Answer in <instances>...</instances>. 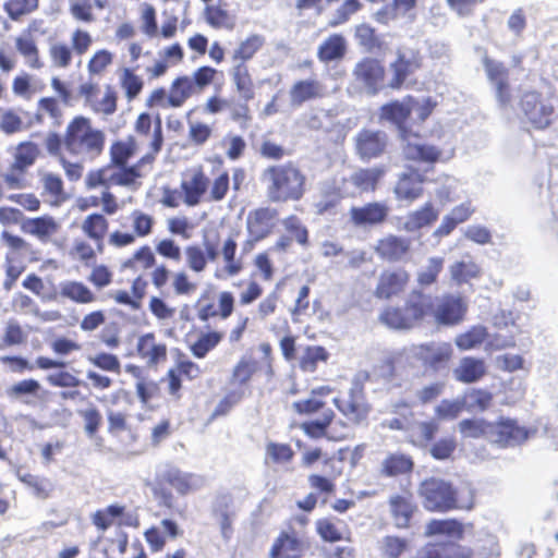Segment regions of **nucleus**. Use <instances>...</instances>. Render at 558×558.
<instances>
[{
    "label": "nucleus",
    "instance_id": "f257e3e1",
    "mask_svg": "<svg viewBox=\"0 0 558 558\" xmlns=\"http://www.w3.org/2000/svg\"><path fill=\"white\" fill-rule=\"evenodd\" d=\"M330 386L323 385L311 390L307 398L293 402L294 412L301 416L311 417L317 413V418L302 422L299 428L313 440L326 438L331 441H342L349 438L348 427L363 424L369 414L371 407L361 389H350L347 397L335 398L333 404L347 420L341 423L343 430L332 432L331 425L336 418V412L328 407L327 398L332 393Z\"/></svg>",
    "mask_w": 558,
    "mask_h": 558
},
{
    "label": "nucleus",
    "instance_id": "f03ea898",
    "mask_svg": "<svg viewBox=\"0 0 558 558\" xmlns=\"http://www.w3.org/2000/svg\"><path fill=\"white\" fill-rule=\"evenodd\" d=\"M468 312V304L461 295L444 293L433 295L422 289H412L403 302L387 305L378 314V322L388 329L409 331L433 322L437 326H456Z\"/></svg>",
    "mask_w": 558,
    "mask_h": 558
},
{
    "label": "nucleus",
    "instance_id": "7ed1b4c3",
    "mask_svg": "<svg viewBox=\"0 0 558 558\" xmlns=\"http://www.w3.org/2000/svg\"><path fill=\"white\" fill-rule=\"evenodd\" d=\"M138 150V144L133 135L124 140H117L109 147V162L100 168L93 169L85 177V187L135 186L143 177L141 167L149 163L148 160L138 159L134 165H129Z\"/></svg>",
    "mask_w": 558,
    "mask_h": 558
},
{
    "label": "nucleus",
    "instance_id": "20e7f679",
    "mask_svg": "<svg viewBox=\"0 0 558 558\" xmlns=\"http://www.w3.org/2000/svg\"><path fill=\"white\" fill-rule=\"evenodd\" d=\"M266 196L272 204L301 201L307 191V177L292 160L267 166L260 175Z\"/></svg>",
    "mask_w": 558,
    "mask_h": 558
},
{
    "label": "nucleus",
    "instance_id": "39448f33",
    "mask_svg": "<svg viewBox=\"0 0 558 558\" xmlns=\"http://www.w3.org/2000/svg\"><path fill=\"white\" fill-rule=\"evenodd\" d=\"M418 495L432 512L472 510L475 506V489L470 484L456 488L451 482L435 476L420 483Z\"/></svg>",
    "mask_w": 558,
    "mask_h": 558
},
{
    "label": "nucleus",
    "instance_id": "423d86ee",
    "mask_svg": "<svg viewBox=\"0 0 558 558\" xmlns=\"http://www.w3.org/2000/svg\"><path fill=\"white\" fill-rule=\"evenodd\" d=\"M106 133L85 116L73 117L65 126V151L83 160L99 158L106 147Z\"/></svg>",
    "mask_w": 558,
    "mask_h": 558
},
{
    "label": "nucleus",
    "instance_id": "0eeeda50",
    "mask_svg": "<svg viewBox=\"0 0 558 558\" xmlns=\"http://www.w3.org/2000/svg\"><path fill=\"white\" fill-rule=\"evenodd\" d=\"M230 190L228 171H222L210 183L202 166L191 170L187 178L180 183L182 202L187 207H195L202 202L218 203L226 198Z\"/></svg>",
    "mask_w": 558,
    "mask_h": 558
},
{
    "label": "nucleus",
    "instance_id": "6e6552de",
    "mask_svg": "<svg viewBox=\"0 0 558 558\" xmlns=\"http://www.w3.org/2000/svg\"><path fill=\"white\" fill-rule=\"evenodd\" d=\"M308 523L310 519L304 514L291 517L275 538L269 558H303L311 547Z\"/></svg>",
    "mask_w": 558,
    "mask_h": 558
},
{
    "label": "nucleus",
    "instance_id": "1a4fd4ad",
    "mask_svg": "<svg viewBox=\"0 0 558 558\" xmlns=\"http://www.w3.org/2000/svg\"><path fill=\"white\" fill-rule=\"evenodd\" d=\"M194 474L181 471L178 468L170 466L156 474L150 489L154 499L160 508L173 510L175 508V498L172 490L178 495L185 496L196 488Z\"/></svg>",
    "mask_w": 558,
    "mask_h": 558
},
{
    "label": "nucleus",
    "instance_id": "9d476101",
    "mask_svg": "<svg viewBox=\"0 0 558 558\" xmlns=\"http://www.w3.org/2000/svg\"><path fill=\"white\" fill-rule=\"evenodd\" d=\"M258 350L262 353L259 360L243 355L233 365L229 384L235 387V390H244L250 387L251 381L256 376H265L267 379H271L275 375L274 368V349L269 342H260Z\"/></svg>",
    "mask_w": 558,
    "mask_h": 558
},
{
    "label": "nucleus",
    "instance_id": "9b49d317",
    "mask_svg": "<svg viewBox=\"0 0 558 558\" xmlns=\"http://www.w3.org/2000/svg\"><path fill=\"white\" fill-rule=\"evenodd\" d=\"M235 302L233 292L229 290L216 292L214 289H204L193 303L195 319L202 324L226 320L234 313Z\"/></svg>",
    "mask_w": 558,
    "mask_h": 558
},
{
    "label": "nucleus",
    "instance_id": "f8f14e48",
    "mask_svg": "<svg viewBox=\"0 0 558 558\" xmlns=\"http://www.w3.org/2000/svg\"><path fill=\"white\" fill-rule=\"evenodd\" d=\"M122 268L133 272L150 271V281L155 289L161 291L169 282L171 270L163 263L158 264L156 253L148 244L137 247L122 263Z\"/></svg>",
    "mask_w": 558,
    "mask_h": 558
},
{
    "label": "nucleus",
    "instance_id": "ddd939ff",
    "mask_svg": "<svg viewBox=\"0 0 558 558\" xmlns=\"http://www.w3.org/2000/svg\"><path fill=\"white\" fill-rule=\"evenodd\" d=\"M128 220L131 225L130 230H113L108 236V244L114 248H124L132 246L138 239H146L153 232L156 220L153 215L141 209L132 210Z\"/></svg>",
    "mask_w": 558,
    "mask_h": 558
},
{
    "label": "nucleus",
    "instance_id": "4468645a",
    "mask_svg": "<svg viewBox=\"0 0 558 558\" xmlns=\"http://www.w3.org/2000/svg\"><path fill=\"white\" fill-rule=\"evenodd\" d=\"M411 274L403 267L392 266L380 270L373 290L378 301H391L401 296L409 288Z\"/></svg>",
    "mask_w": 558,
    "mask_h": 558
},
{
    "label": "nucleus",
    "instance_id": "2eb2a0df",
    "mask_svg": "<svg viewBox=\"0 0 558 558\" xmlns=\"http://www.w3.org/2000/svg\"><path fill=\"white\" fill-rule=\"evenodd\" d=\"M520 108L535 130H545L553 123L555 106L538 90L525 92L521 97Z\"/></svg>",
    "mask_w": 558,
    "mask_h": 558
},
{
    "label": "nucleus",
    "instance_id": "dca6fc26",
    "mask_svg": "<svg viewBox=\"0 0 558 558\" xmlns=\"http://www.w3.org/2000/svg\"><path fill=\"white\" fill-rule=\"evenodd\" d=\"M352 77L368 95L375 96L385 87V64L377 58L364 57L353 66Z\"/></svg>",
    "mask_w": 558,
    "mask_h": 558
},
{
    "label": "nucleus",
    "instance_id": "f3484780",
    "mask_svg": "<svg viewBox=\"0 0 558 558\" xmlns=\"http://www.w3.org/2000/svg\"><path fill=\"white\" fill-rule=\"evenodd\" d=\"M202 374V369L197 363L192 361L184 353H180L173 365L166 372L160 383L166 385L170 397L179 400L182 397L183 380L193 381Z\"/></svg>",
    "mask_w": 558,
    "mask_h": 558
},
{
    "label": "nucleus",
    "instance_id": "a211bd4d",
    "mask_svg": "<svg viewBox=\"0 0 558 558\" xmlns=\"http://www.w3.org/2000/svg\"><path fill=\"white\" fill-rule=\"evenodd\" d=\"M429 558H496L500 555L496 542L481 545L476 551L456 542H437L426 545Z\"/></svg>",
    "mask_w": 558,
    "mask_h": 558
},
{
    "label": "nucleus",
    "instance_id": "6ab92c4d",
    "mask_svg": "<svg viewBox=\"0 0 558 558\" xmlns=\"http://www.w3.org/2000/svg\"><path fill=\"white\" fill-rule=\"evenodd\" d=\"M133 130L137 136L149 138V150L143 156V160L153 163L156 156L161 151L165 141L160 116L153 117L149 112H141L134 121Z\"/></svg>",
    "mask_w": 558,
    "mask_h": 558
},
{
    "label": "nucleus",
    "instance_id": "aec40b11",
    "mask_svg": "<svg viewBox=\"0 0 558 558\" xmlns=\"http://www.w3.org/2000/svg\"><path fill=\"white\" fill-rule=\"evenodd\" d=\"M531 430L521 426L517 420L509 417H499L492 425V441L500 448L520 446L525 442Z\"/></svg>",
    "mask_w": 558,
    "mask_h": 558
},
{
    "label": "nucleus",
    "instance_id": "412c9836",
    "mask_svg": "<svg viewBox=\"0 0 558 558\" xmlns=\"http://www.w3.org/2000/svg\"><path fill=\"white\" fill-rule=\"evenodd\" d=\"M388 144V136L384 131L362 129L354 137V150L363 161H369L383 156Z\"/></svg>",
    "mask_w": 558,
    "mask_h": 558
},
{
    "label": "nucleus",
    "instance_id": "4be33fe9",
    "mask_svg": "<svg viewBox=\"0 0 558 558\" xmlns=\"http://www.w3.org/2000/svg\"><path fill=\"white\" fill-rule=\"evenodd\" d=\"M225 339V332L216 328L201 329L193 327L185 335V342L191 354L198 359H205Z\"/></svg>",
    "mask_w": 558,
    "mask_h": 558
},
{
    "label": "nucleus",
    "instance_id": "5701e85b",
    "mask_svg": "<svg viewBox=\"0 0 558 558\" xmlns=\"http://www.w3.org/2000/svg\"><path fill=\"white\" fill-rule=\"evenodd\" d=\"M44 24L43 20H32L21 35L15 37V48L24 58L26 65L32 70H41L45 65L38 45L33 37V33L39 32Z\"/></svg>",
    "mask_w": 558,
    "mask_h": 558
},
{
    "label": "nucleus",
    "instance_id": "b1692460",
    "mask_svg": "<svg viewBox=\"0 0 558 558\" xmlns=\"http://www.w3.org/2000/svg\"><path fill=\"white\" fill-rule=\"evenodd\" d=\"M388 508L395 526L398 530H408L412 525V520L417 511V504L411 492L402 494H392L388 498Z\"/></svg>",
    "mask_w": 558,
    "mask_h": 558
},
{
    "label": "nucleus",
    "instance_id": "393cba45",
    "mask_svg": "<svg viewBox=\"0 0 558 558\" xmlns=\"http://www.w3.org/2000/svg\"><path fill=\"white\" fill-rule=\"evenodd\" d=\"M51 88L58 95L59 99L52 96L43 97L38 100V112L48 116L57 124L61 123L63 111L60 101L69 105L72 100V92L59 77L54 76L50 81Z\"/></svg>",
    "mask_w": 558,
    "mask_h": 558
},
{
    "label": "nucleus",
    "instance_id": "a878e982",
    "mask_svg": "<svg viewBox=\"0 0 558 558\" xmlns=\"http://www.w3.org/2000/svg\"><path fill=\"white\" fill-rule=\"evenodd\" d=\"M278 215V210L269 206L251 210L246 217L247 234H254L262 240H266L275 232Z\"/></svg>",
    "mask_w": 558,
    "mask_h": 558
},
{
    "label": "nucleus",
    "instance_id": "bb28decb",
    "mask_svg": "<svg viewBox=\"0 0 558 558\" xmlns=\"http://www.w3.org/2000/svg\"><path fill=\"white\" fill-rule=\"evenodd\" d=\"M35 364L39 369H57V372L46 377L48 384L52 387L77 388L84 384L76 375L65 369L66 364L63 361H57L41 355L36 357Z\"/></svg>",
    "mask_w": 558,
    "mask_h": 558
},
{
    "label": "nucleus",
    "instance_id": "cd10ccee",
    "mask_svg": "<svg viewBox=\"0 0 558 558\" xmlns=\"http://www.w3.org/2000/svg\"><path fill=\"white\" fill-rule=\"evenodd\" d=\"M21 230L40 243L51 242L60 232V222L51 215H41L38 217L26 218L21 223Z\"/></svg>",
    "mask_w": 558,
    "mask_h": 558
},
{
    "label": "nucleus",
    "instance_id": "c85d7f7f",
    "mask_svg": "<svg viewBox=\"0 0 558 558\" xmlns=\"http://www.w3.org/2000/svg\"><path fill=\"white\" fill-rule=\"evenodd\" d=\"M411 244V239L407 236L387 234L376 242L374 251L380 259L397 263L409 256Z\"/></svg>",
    "mask_w": 558,
    "mask_h": 558
},
{
    "label": "nucleus",
    "instance_id": "c756f323",
    "mask_svg": "<svg viewBox=\"0 0 558 558\" xmlns=\"http://www.w3.org/2000/svg\"><path fill=\"white\" fill-rule=\"evenodd\" d=\"M389 207L381 202H369L363 206H352L349 210L350 221L355 227H372L385 222Z\"/></svg>",
    "mask_w": 558,
    "mask_h": 558
},
{
    "label": "nucleus",
    "instance_id": "7c9ffc66",
    "mask_svg": "<svg viewBox=\"0 0 558 558\" xmlns=\"http://www.w3.org/2000/svg\"><path fill=\"white\" fill-rule=\"evenodd\" d=\"M136 353L148 366L155 367L168 359V345L157 339L155 332H146L137 339Z\"/></svg>",
    "mask_w": 558,
    "mask_h": 558
},
{
    "label": "nucleus",
    "instance_id": "2f4dec72",
    "mask_svg": "<svg viewBox=\"0 0 558 558\" xmlns=\"http://www.w3.org/2000/svg\"><path fill=\"white\" fill-rule=\"evenodd\" d=\"M328 96L326 85L317 78H305L294 82L289 90L291 105L300 107L308 101L323 99Z\"/></svg>",
    "mask_w": 558,
    "mask_h": 558
},
{
    "label": "nucleus",
    "instance_id": "473e14b6",
    "mask_svg": "<svg viewBox=\"0 0 558 558\" xmlns=\"http://www.w3.org/2000/svg\"><path fill=\"white\" fill-rule=\"evenodd\" d=\"M484 68L488 80L495 85L497 100L501 106H507L512 99L509 84V70L501 62L485 58Z\"/></svg>",
    "mask_w": 558,
    "mask_h": 558
},
{
    "label": "nucleus",
    "instance_id": "72a5a7b5",
    "mask_svg": "<svg viewBox=\"0 0 558 558\" xmlns=\"http://www.w3.org/2000/svg\"><path fill=\"white\" fill-rule=\"evenodd\" d=\"M416 105L417 100L410 95L404 97L402 101L392 100L380 107V119L389 121L399 130L404 131L407 128V122Z\"/></svg>",
    "mask_w": 558,
    "mask_h": 558
},
{
    "label": "nucleus",
    "instance_id": "f704fd0d",
    "mask_svg": "<svg viewBox=\"0 0 558 558\" xmlns=\"http://www.w3.org/2000/svg\"><path fill=\"white\" fill-rule=\"evenodd\" d=\"M414 466L412 456L403 452H391L381 461L379 474L388 478L408 476L412 474Z\"/></svg>",
    "mask_w": 558,
    "mask_h": 558
},
{
    "label": "nucleus",
    "instance_id": "c9c22d12",
    "mask_svg": "<svg viewBox=\"0 0 558 558\" xmlns=\"http://www.w3.org/2000/svg\"><path fill=\"white\" fill-rule=\"evenodd\" d=\"M147 288L148 281L142 275H138L131 281L130 292L117 290L110 294V298L117 304L129 306L132 310H140L147 293Z\"/></svg>",
    "mask_w": 558,
    "mask_h": 558
},
{
    "label": "nucleus",
    "instance_id": "e433bc0d",
    "mask_svg": "<svg viewBox=\"0 0 558 558\" xmlns=\"http://www.w3.org/2000/svg\"><path fill=\"white\" fill-rule=\"evenodd\" d=\"M107 7V0H69L68 12L73 21L82 24H94L97 11Z\"/></svg>",
    "mask_w": 558,
    "mask_h": 558
},
{
    "label": "nucleus",
    "instance_id": "4c0bfd02",
    "mask_svg": "<svg viewBox=\"0 0 558 558\" xmlns=\"http://www.w3.org/2000/svg\"><path fill=\"white\" fill-rule=\"evenodd\" d=\"M424 178L416 171L400 175L395 186V195L398 199L413 202L423 194Z\"/></svg>",
    "mask_w": 558,
    "mask_h": 558
},
{
    "label": "nucleus",
    "instance_id": "58836bf2",
    "mask_svg": "<svg viewBox=\"0 0 558 558\" xmlns=\"http://www.w3.org/2000/svg\"><path fill=\"white\" fill-rule=\"evenodd\" d=\"M385 172L384 167L360 168L350 174L348 181L360 193H372L377 190Z\"/></svg>",
    "mask_w": 558,
    "mask_h": 558
},
{
    "label": "nucleus",
    "instance_id": "ea45409f",
    "mask_svg": "<svg viewBox=\"0 0 558 558\" xmlns=\"http://www.w3.org/2000/svg\"><path fill=\"white\" fill-rule=\"evenodd\" d=\"M390 66L392 77L388 86L391 89H400L408 77L422 66V61L417 56L407 58L404 54H399Z\"/></svg>",
    "mask_w": 558,
    "mask_h": 558
},
{
    "label": "nucleus",
    "instance_id": "a19ab883",
    "mask_svg": "<svg viewBox=\"0 0 558 558\" xmlns=\"http://www.w3.org/2000/svg\"><path fill=\"white\" fill-rule=\"evenodd\" d=\"M487 373V366L483 359L474 356L463 357L454 368V378L463 384H472L482 379Z\"/></svg>",
    "mask_w": 558,
    "mask_h": 558
},
{
    "label": "nucleus",
    "instance_id": "79ce46f5",
    "mask_svg": "<svg viewBox=\"0 0 558 558\" xmlns=\"http://www.w3.org/2000/svg\"><path fill=\"white\" fill-rule=\"evenodd\" d=\"M230 77L241 99H254L255 84L248 64L233 63L230 70Z\"/></svg>",
    "mask_w": 558,
    "mask_h": 558
},
{
    "label": "nucleus",
    "instance_id": "37998d69",
    "mask_svg": "<svg viewBox=\"0 0 558 558\" xmlns=\"http://www.w3.org/2000/svg\"><path fill=\"white\" fill-rule=\"evenodd\" d=\"M105 215L104 213L89 214L84 218L81 225L83 233L97 244L100 252L102 251V242L109 230V221Z\"/></svg>",
    "mask_w": 558,
    "mask_h": 558
},
{
    "label": "nucleus",
    "instance_id": "c03bdc74",
    "mask_svg": "<svg viewBox=\"0 0 558 558\" xmlns=\"http://www.w3.org/2000/svg\"><path fill=\"white\" fill-rule=\"evenodd\" d=\"M345 53L347 41L341 34L329 35L317 49V58L323 63L341 60Z\"/></svg>",
    "mask_w": 558,
    "mask_h": 558
},
{
    "label": "nucleus",
    "instance_id": "a18cd8bd",
    "mask_svg": "<svg viewBox=\"0 0 558 558\" xmlns=\"http://www.w3.org/2000/svg\"><path fill=\"white\" fill-rule=\"evenodd\" d=\"M60 295L76 304H90L97 301V295L88 286L78 280H66L60 283Z\"/></svg>",
    "mask_w": 558,
    "mask_h": 558
},
{
    "label": "nucleus",
    "instance_id": "49530a36",
    "mask_svg": "<svg viewBox=\"0 0 558 558\" xmlns=\"http://www.w3.org/2000/svg\"><path fill=\"white\" fill-rule=\"evenodd\" d=\"M417 7V0H391L390 3L381 7L375 13V20L384 25L399 16H405L413 12Z\"/></svg>",
    "mask_w": 558,
    "mask_h": 558
},
{
    "label": "nucleus",
    "instance_id": "de8ad7c7",
    "mask_svg": "<svg viewBox=\"0 0 558 558\" xmlns=\"http://www.w3.org/2000/svg\"><path fill=\"white\" fill-rule=\"evenodd\" d=\"M354 38L366 52L381 51L385 47L383 35L368 23H361L355 26Z\"/></svg>",
    "mask_w": 558,
    "mask_h": 558
},
{
    "label": "nucleus",
    "instance_id": "09e8293b",
    "mask_svg": "<svg viewBox=\"0 0 558 558\" xmlns=\"http://www.w3.org/2000/svg\"><path fill=\"white\" fill-rule=\"evenodd\" d=\"M266 39L260 34H251L241 40L231 54L233 63L247 64L255 54L265 46Z\"/></svg>",
    "mask_w": 558,
    "mask_h": 558
},
{
    "label": "nucleus",
    "instance_id": "8fccbe9b",
    "mask_svg": "<svg viewBox=\"0 0 558 558\" xmlns=\"http://www.w3.org/2000/svg\"><path fill=\"white\" fill-rule=\"evenodd\" d=\"M110 187H105L101 192L100 197L98 196H88L82 197L77 202V207L81 210H87L89 208L98 207L99 204L102 205V213L106 215H114L119 209L120 205L116 195L109 191Z\"/></svg>",
    "mask_w": 558,
    "mask_h": 558
},
{
    "label": "nucleus",
    "instance_id": "3c124183",
    "mask_svg": "<svg viewBox=\"0 0 558 558\" xmlns=\"http://www.w3.org/2000/svg\"><path fill=\"white\" fill-rule=\"evenodd\" d=\"M438 219V210L428 202L421 208L409 214L404 222V229L409 232L420 230L424 227L433 225Z\"/></svg>",
    "mask_w": 558,
    "mask_h": 558
},
{
    "label": "nucleus",
    "instance_id": "603ef678",
    "mask_svg": "<svg viewBox=\"0 0 558 558\" xmlns=\"http://www.w3.org/2000/svg\"><path fill=\"white\" fill-rule=\"evenodd\" d=\"M169 92L177 109L183 107L189 99L197 95L187 74L175 76L170 83Z\"/></svg>",
    "mask_w": 558,
    "mask_h": 558
},
{
    "label": "nucleus",
    "instance_id": "864d4df0",
    "mask_svg": "<svg viewBox=\"0 0 558 558\" xmlns=\"http://www.w3.org/2000/svg\"><path fill=\"white\" fill-rule=\"evenodd\" d=\"M39 7L40 0H5L2 8L10 21L22 22L37 12Z\"/></svg>",
    "mask_w": 558,
    "mask_h": 558
},
{
    "label": "nucleus",
    "instance_id": "5fc2aeb1",
    "mask_svg": "<svg viewBox=\"0 0 558 558\" xmlns=\"http://www.w3.org/2000/svg\"><path fill=\"white\" fill-rule=\"evenodd\" d=\"M464 533L463 524L457 519H433L426 524L425 535H447L462 537Z\"/></svg>",
    "mask_w": 558,
    "mask_h": 558
},
{
    "label": "nucleus",
    "instance_id": "6e6d98bb",
    "mask_svg": "<svg viewBox=\"0 0 558 558\" xmlns=\"http://www.w3.org/2000/svg\"><path fill=\"white\" fill-rule=\"evenodd\" d=\"M238 243L229 236L225 240L221 247V255L225 262L223 271L229 277L238 276L244 269V263L236 257Z\"/></svg>",
    "mask_w": 558,
    "mask_h": 558
},
{
    "label": "nucleus",
    "instance_id": "4d7b16f0",
    "mask_svg": "<svg viewBox=\"0 0 558 558\" xmlns=\"http://www.w3.org/2000/svg\"><path fill=\"white\" fill-rule=\"evenodd\" d=\"M250 100L228 99V119L238 124L241 129H247L253 121V113L248 105Z\"/></svg>",
    "mask_w": 558,
    "mask_h": 558
},
{
    "label": "nucleus",
    "instance_id": "13d9d810",
    "mask_svg": "<svg viewBox=\"0 0 558 558\" xmlns=\"http://www.w3.org/2000/svg\"><path fill=\"white\" fill-rule=\"evenodd\" d=\"M204 19L215 29L232 31L235 26L234 17L219 5H207L204 9Z\"/></svg>",
    "mask_w": 558,
    "mask_h": 558
},
{
    "label": "nucleus",
    "instance_id": "bf43d9fd",
    "mask_svg": "<svg viewBox=\"0 0 558 558\" xmlns=\"http://www.w3.org/2000/svg\"><path fill=\"white\" fill-rule=\"evenodd\" d=\"M125 506L110 505L95 511L92 515V523L98 531L105 532L114 524L116 519H120L125 514Z\"/></svg>",
    "mask_w": 558,
    "mask_h": 558
},
{
    "label": "nucleus",
    "instance_id": "052dcab7",
    "mask_svg": "<svg viewBox=\"0 0 558 558\" xmlns=\"http://www.w3.org/2000/svg\"><path fill=\"white\" fill-rule=\"evenodd\" d=\"M461 400L465 404V410L484 412L492 405L494 395L482 388H472L461 396Z\"/></svg>",
    "mask_w": 558,
    "mask_h": 558
},
{
    "label": "nucleus",
    "instance_id": "680f3d73",
    "mask_svg": "<svg viewBox=\"0 0 558 558\" xmlns=\"http://www.w3.org/2000/svg\"><path fill=\"white\" fill-rule=\"evenodd\" d=\"M493 422L484 418H464L459 423V430L466 438H492Z\"/></svg>",
    "mask_w": 558,
    "mask_h": 558
},
{
    "label": "nucleus",
    "instance_id": "e2e57ef3",
    "mask_svg": "<svg viewBox=\"0 0 558 558\" xmlns=\"http://www.w3.org/2000/svg\"><path fill=\"white\" fill-rule=\"evenodd\" d=\"M48 54L51 65L54 69H68L71 66L74 56V51L70 45L65 41H54L49 45Z\"/></svg>",
    "mask_w": 558,
    "mask_h": 558
},
{
    "label": "nucleus",
    "instance_id": "0e129e2a",
    "mask_svg": "<svg viewBox=\"0 0 558 558\" xmlns=\"http://www.w3.org/2000/svg\"><path fill=\"white\" fill-rule=\"evenodd\" d=\"M286 231L284 235H291L300 246H310V231L296 215H289L281 221Z\"/></svg>",
    "mask_w": 558,
    "mask_h": 558
},
{
    "label": "nucleus",
    "instance_id": "69168bd1",
    "mask_svg": "<svg viewBox=\"0 0 558 558\" xmlns=\"http://www.w3.org/2000/svg\"><path fill=\"white\" fill-rule=\"evenodd\" d=\"M329 357V353L322 345H307L303 350V354L299 360V367L301 371L306 373H314L318 363L326 362Z\"/></svg>",
    "mask_w": 558,
    "mask_h": 558
},
{
    "label": "nucleus",
    "instance_id": "338daca9",
    "mask_svg": "<svg viewBox=\"0 0 558 558\" xmlns=\"http://www.w3.org/2000/svg\"><path fill=\"white\" fill-rule=\"evenodd\" d=\"M439 432V424L434 420L423 421L416 424L413 429L410 441L414 446H427L434 441L436 435Z\"/></svg>",
    "mask_w": 558,
    "mask_h": 558
},
{
    "label": "nucleus",
    "instance_id": "774afa93",
    "mask_svg": "<svg viewBox=\"0 0 558 558\" xmlns=\"http://www.w3.org/2000/svg\"><path fill=\"white\" fill-rule=\"evenodd\" d=\"M409 549V541L398 535H386L379 546L381 558H400Z\"/></svg>",
    "mask_w": 558,
    "mask_h": 558
}]
</instances>
